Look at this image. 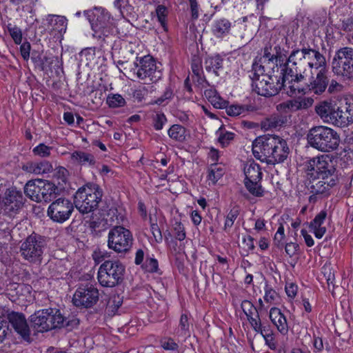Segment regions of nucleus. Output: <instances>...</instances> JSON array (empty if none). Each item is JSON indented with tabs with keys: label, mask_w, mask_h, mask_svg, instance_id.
Returning a JSON list of instances; mask_svg holds the SVG:
<instances>
[{
	"label": "nucleus",
	"mask_w": 353,
	"mask_h": 353,
	"mask_svg": "<svg viewBox=\"0 0 353 353\" xmlns=\"http://www.w3.org/2000/svg\"><path fill=\"white\" fill-rule=\"evenodd\" d=\"M304 171L312 185V195L309 202H316L315 194H330V190L339 181V174L334 157L329 154H321L310 158L304 163Z\"/></svg>",
	"instance_id": "nucleus-1"
},
{
	"label": "nucleus",
	"mask_w": 353,
	"mask_h": 353,
	"mask_svg": "<svg viewBox=\"0 0 353 353\" xmlns=\"http://www.w3.org/2000/svg\"><path fill=\"white\" fill-rule=\"evenodd\" d=\"M279 68L276 63L272 47L265 46L259 62L252 64V87L259 95L270 97L277 94L283 83L279 81Z\"/></svg>",
	"instance_id": "nucleus-2"
},
{
	"label": "nucleus",
	"mask_w": 353,
	"mask_h": 353,
	"mask_svg": "<svg viewBox=\"0 0 353 353\" xmlns=\"http://www.w3.org/2000/svg\"><path fill=\"white\" fill-rule=\"evenodd\" d=\"M325 66V58L319 51L306 48L294 50L288 59L285 78L291 76L298 81L303 80L307 67L316 70Z\"/></svg>",
	"instance_id": "nucleus-3"
},
{
	"label": "nucleus",
	"mask_w": 353,
	"mask_h": 353,
	"mask_svg": "<svg viewBox=\"0 0 353 353\" xmlns=\"http://www.w3.org/2000/svg\"><path fill=\"white\" fill-rule=\"evenodd\" d=\"M307 140L312 148L322 152H330L339 147L340 137L332 128L318 125L308 131Z\"/></svg>",
	"instance_id": "nucleus-4"
},
{
	"label": "nucleus",
	"mask_w": 353,
	"mask_h": 353,
	"mask_svg": "<svg viewBox=\"0 0 353 353\" xmlns=\"http://www.w3.org/2000/svg\"><path fill=\"white\" fill-rule=\"evenodd\" d=\"M102 196L103 190L98 184L88 183L76 192L74 203L80 213L88 214L98 208Z\"/></svg>",
	"instance_id": "nucleus-5"
},
{
	"label": "nucleus",
	"mask_w": 353,
	"mask_h": 353,
	"mask_svg": "<svg viewBox=\"0 0 353 353\" xmlns=\"http://www.w3.org/2000/svg\"><path fill=\"white\" fill-rule=\"evenodd\" d=\"M91 24L93 37L104 39L113 33L116 21L110 12L103 8H95L93 11H85Z\"/></svg>",
	"instance_id": "nucleus-6"
},
{
	"label": "nucleus",
	"mask_w": 353,
	"mask_h": 353,
	"mask_svg": "<svg viewBox=\"0 0 353 353\" xmlns=\"http://www.w3.org/2000/svg\"><path fill=\"white\" fill-rule=\"evenodd\" d=\"M33 327L37 332H47L64 325L65 317L57 308H48L36 312L31 316Z\"/></svg>",
	"instance_id": "nucleus-7"
},
{
	"label": "nucleus",
	"mask_w": 353,
	"mask_h": 353,
	"mask_svg": "<svg viewBox=\"0 0 353 353\" xmlns=\"http://www.w3.org/2000/svg\"><path fill=\"white\" fill-rule=\"evenodd\" d=\"M125 266L119 261L107 260L99 267L97 279L103 287L112 288L123 279Z\"/></svg>",
	"instance_id": "nucleus-8"
},
{
	"label": "nucleus",
	"mask_w": 353,
	"mask_h": 353,
	"mask_svg": "<svg viewBox=\"0 0 353 353\" xmlns=\"http://www.w3.org/2000/svg\"><path fill=\"white\" fill-rule=\"evenodd\" d=\"M46 245V241L43 236L32 234L21 243V255L30 263L39 264L42 261Z\"/></svg>",
	"instance_id": "nucleus-9"
},
{
	"label": "nucleus",
	"mask_w": 353,
	"mask_h": 353,
	"mask_svg": "<svg viewBox=\"0 0 353 353\" xmlns=\"http://www.w3.org/2000/svg\"><path fill=\"white\" fill-rule=\"evenodd\" d=\"M133 70L137 77L145 81L156 83L162 77L161 65L150 55L137 57Z\"/></svg>",
	"instance_id": "nucleus-10"
},
{
	"label": "nucleus",
	"mask_w": 353,
	"mask_h": 353,
	"mask_svg": "<svg viewBox=\"0 0 353 353\" xmlns=\"http://www.w3.org/2000/svg\"><path fill=\"white\" fill-rule=\"evenodd\" d=\"M334 74L347 79H353V48L343 47L339 49L332 60Z\"/></svg>",
	"instance_id": "nucleus-11"
},
{
	"label": "nucleus",
	"mask_w": 353,
	"mask_h": 353,
	"mask_svg": "<svg viewBox=\"0 0 353 353\" xmlns=\"http://www.w3.org/2000/svg\"><path fill=\"white\" fill-rule=\"evenodd\" d=\"M243 172L244 184L248 191L254 196H262L264 190L261 184L263 173L260 165L253 160L248 161L244 164Z\"/></svg>",
	"instance_id": "nucleus-12"
},
{
	"label": "nucleus",
	"mask_w": 353,
	"mask_h": 353,
	"mask_svg": "<svg viewBox=\"0 0 353 353\" xmlns=\"http://www.w3.org/2000/svg\"><path fill=\"white\" fill-rule=\"evenodd\" d=\"M133 237L131 232L123 226H114L108 235V247L118 253L126 252L132 247Z\"/></svg>",
	"instance_id": "nucleus-13"
},
{
	"label": "nucleus",
	"mask_w": 353,
	"mask_h": 353,
	"mask_svg": "<svg viewBox=\"0 0 353 353\" xmlns=\"http://www.w3.org/2000/svg\"><path fill=\"white\" fill-rule=\"evenodd\" d=\"M74 204L65 198L56 199L48 208V216L54 222L63 223L70 219L74 211Z\"/></svg>",
	"instance_id": "nucleus-14"
},
{
	"label": "nucleus",
	"mask_w": 353,
	"mask_h": 353,
	"mask_svg": "<svg viewBox=\"0 0 353 353\" xmlns=\"http://www.w3.org/2000/svg\"><path fill=\"white\" fill-rule=\"evenodd\" d=\"M275 135H265L257 137L252 142V153L254 157L261 162L270 164V159L275 144Z\"/></svg>",
	"instance_id": "nucleus-15"
},
{
	"label": "nucleus",
	"mask_w": 353,
	"mask_h": 353,
	"mask_svg": "<svg viewBox=\"0 0 353 353\" xmlns=\"http://www.w3.org/2000/svg\"><path fill=\"white\" fill-rule=\"evenodd\" d=\"M99 300V291L91 284L79 286L76 290L72 301L77 307H90Z\"/></svg>",
	"instance_id": "nucleus-16"
},
{
	"label": "nucleus",
	"mask_w": 353,
	"mask_h": 353,
	"mask_svg": "<svg viewBox=\"0 0 353 353\" xmlns=\"http://www.w3.org/2000/svg\"><path fill=\"white\" fill-rule=\"evenodd\" d=\"M313 103L314 99L312 97H299L279 104L277 110L285 113L296 112L300 110H306Z\"/></svg>",
	"instance_id": "nucleus-17"
},
{
	"label": "nucleus",
	"mask_w": 353,
	"mask_h": 353,
	"mask_svg": "<svg viewBox=\"0 0 353 353\" xmlns=\"http://www.w3.org/2000/svg\"><path fill=\"white\" fill-rule=\"evenodd\" d=\"M8 319L11 326L25 341H30V331L25 316L19 312H12Z\"/></svg>",
	"instance_id": "nucleus-18"
},
{
	"label": "nucleus",
	"mask_w": 353,
	"mask_h": 353,
	"mask_svg": "<svg viewBox=\"0 0 353 353\" xmlns=\"http://www.w3.org/2000/svg\"><path fill=\"white\" fill-rule=\"evenodd\" d=\"M316 77H312L307 85L308 90L315 94H322L326 90L329 79L327 77V68L326 66L316 69Z\"/></svg>",
	"instance_id": "nucleus-19"
},
{
	"label": "nucleus",
	"mask_w": 353,
	"mask_h": 353,
	"mask_svg": "<svg viewBox=\"0 0 353 353\" xmlns=\"http://www.w3.org/2000/svg\"><path fill=\"white\" fill-rule=\"evenodd\" d=\"M273 145V151L270 159V165H274L283 162L290 153V149L287 142L278 136H275Z\"/></svg>",
	"instance_id": "nucleus-20"
},
{
	"label": "nucleus",
	"mask_w": 353,
	"mask_h": 353,
	"mask_svg": "<svg viewBox=\"0 0 353 353\" xmlns=\"http://www.w3.org/2000/svg\"><path fill=\"white\" fill-rule=\"evenodd\" d=\"M284 70H279V81L283 83L282 88L286 89L287 94L292 97L296 95V94L303 93L305 94V88H300L296 84L302 80L294 79L295 77L288 76V78H285L287 74V64L285 65Z\"/></svg>",
	"instance_id": "nucleus-21"
},
{
	"label": "nucleus",
	"mask_w": 353,
	"mask_h": 353,
	"mask_svg": "<svg viewBox=\"0 0 353 353\" xmlns=\"http://www.w3.org/2000/svg\"><path fill=\"white\" fill-rule=\"evenodd\" d=\"M6 210L12 212L17 211L23 204V197L21 192L16 189H10L6 192L4 200Z\"/></svg>",
	"instance_id": "nucleus-22"
},
{
	"label": "nucleus",
	"mask_w": 353,
	"mask_h": 353,
	"mask_svg": "<svg viewBox=\"0 0 353 353\" xmlns=\"http://www.w3.org/2000/svg\"><path fill=\"white\" fill-rule=\"evenodd\" d=\"M326 218L327 212L325 210H321L309 224L310 230L317 239H321L327 231L326 227L324 225Z\"/></svg>",
	"instance_id": "nucleus-23"
},
{
	"label": "nucleus",
	"mask_w": 353,
	"mask_h": 353,
	"mask_svg": "<svg viewBox=\"0 0 353 353\" xmlns=\"http://www.w3.org/2000/svg\"><path fill=\"white\" fill-rule=\"evenodd\" d=\"M270 319L278 331L285 335L288 332L289 326L286 316L277 307H272L270 310Z\"/></svg>",
	"instance_id": "nucleus-24"
},
{
	"label": "nucleus",
	"mask_w": 353,
	"mask_h": 353,
	"mask_svg": "<svg viewBox=\"0 0 353 353\" xmlns=\"http://www.w3.org/2000/svg\"><path fill=\"white\" fill-rule=\"evenodd\" d=\"M42 185V179L28 181L24 186V192L26 195L31 200L40 203Z\"/></svg>",
	"instance_id": "nucleus-25"
},
{
	"label": "nucleus",
	"mask_w": 353,
	"mask_h": 353,
	"mask_svg": "<svg viewBox=\"0 0 353 353\" xmlns=\"http://www.w3.org/2000/svg\"><path fill=\"white\" fill-rule=\"evenodd\" d=\"M22 169L23 171L28 173L43 174L50 172L52 170V165L47 161L28 162L22 166Z\"/></svg>",
	"instance_id": "nucleus-26"
},
{
	"label": "nucleus",
	"mask_w": 353,
	"mask_h": 353,
	"mask_svg": "<svg viewBox=\"0 0 353 353\" xmlns=\"http://www.w3.org/2000/svg\"><path fill=\"white\" fill-rule=\"evenodd\" d=\"M232 27V23L225 18H221L214 21L212 26V32L213 35L222 39L230 34Z\"/></svg>",
	"instance_id": "nucleus-27"
},
{
	"label": "nucleus",
	"mask_w": 353,
	"mask_h": 353,
	"mask_svg": "<svg viewBox=\"0 0 353 353\" xmlns=\"http://www.w3.org/2000/svg\"><path fill=\"white\" fill-rule=\"evenodd\" d=\"M335 109L336 105L327 101H321L315 106L316 113L324 122L327 123H330Z\"/></svg>",
	"instance_id": "nucleus-28"
},
{
	"label": "nucleus",
	"mask_w": 353,
	"mask_h": 353,
	"mask_svg": "<svg viewBox=\"0 0 353 353\" xmlns=\"http://www.w3.org/2000/svg\"><path fill=\"white\" fill-rule=\"evenodd\" d=\"M59 194V188L52 182L43 180L41 202L49 203L55 200Z\"/></svg>",
	"instance_id": "nucleus-29"
},
{
	"label": "nucleus",
	"mask_w": 353,
	"mask_h": 353,
	"mask_svg": "<svg viewBox=\"0 0 353 353\" xmlns=\"http://www.w3.org/2000/svg\"><path fill=\"white\" fill-rule=\"evenodd\" d=\"M46 22L47 29L50 32L56 31L61 33L65 32L67 28V19L63 16L49 14Z\"/></svg>",
	"instance_id": "nucleus-30"
},
{
	"label": "nucleus",
	"mask_w": 353,
	"mask_h": 353,
	"mask_svg": "<svg viewBox=\"0 0 353 353\" xmlns=\"http://www.w3.org/2000/svg\"><path fill=\"white\" fill-rule=\"evenodd\" d=\"M70 158L72 162L83 166H94L96 159L93 154L81 150H76L71 153Z\"/></svg>",
	"instance_id": "nucleus-31"
},
{
	"label": "nucleus",
	"mask_w": 353,
	"mask_h": 353,
	"mask_svg": "<svg viewBox=\"0 0 353 353\" xmlns=\"http://www.w3.org/2000/svg\"><path fill=\"white\" fill-rule=\"evenodd\" d=\"M204 96L215 108L223 109L226 107L228 102L219 95L214 88H210L205 90Z\"/></svg>",
	"instance_id": "nucleus-32"
},
{
	"label": "nucleus",
	"mask_w": 353,
	"mask_h": 353,
	"mask_svg": "<svg viewBox=\"0 0 353 353\" xmlns=\"http://www.w3.org/2000/svg\"><path fill=\"white\" fill-rule=\"evenodd\" d=\"M223 58L220 54L208 57L205 61V68L208 72L219 76V70L223 68Z\"/></svg>",
	"instance_id": "nucleus-33"
},
{
	"label": "nucleus",
	"mask_w": 353,
	"mask_h": 353,
	"mask_svg": "<svg viewBox=\"0 0 353 353\" xmlns=\"http://www.w3.org/2000/svg\"><path fill=\"white\" fill-rule=\"evenodd\" d=\"M346 117V114L343 112V109L337 106L333 112L332 117H331L330 124L340 128L347 127L350 125V123Z\"/></svg>",
	"instance_id": "nucleus-34"
},
{
	"label": "nucleus",
	"mask_w": 353,
	"mask_h": 353,
	"mask_svg": "<svg viewBox=\"0 0 353 353\" xmlns=\"http://www.w3.org/2000/svg\"><path fill=\"white\" fill-rule=\"evenodd\" d=\"M223 165L218 163H212L208 168V180L209 184L214 185L224 174Z\"/></svg>",
	"instance_id": "nucleus-35"
},
{
	"label": "nucleus",
	"mask_w": 353,
	"mask_h": 353,
	"mask_svg": "<svg viewBox=\"0 0 353 353\" xmlns=\"http://www.w3.org/2000/svg\"><path fill=\"white\" fill-rule=\"evenodd\" d=\"M174 334L179 337H188L190 336L189 318L187 314L181 315L178 327L174 330Z\"/></svg>",
	"instance_id": "nucleus-36"
},
{
	"label": "nucleus",
	"mask_w": 353,
	"mask_h": 353,
	"mask_svg": "<svg viewBox=\"0 0 353 353\" xmlns=\"http://www.w3.org/2000/svg\"><path fill=\"white\" fill-rule=\"evenodd\" d=\"M185 128L179 124L172 125L168 131L170 139L181 143L185 140Z\"/></svg>",
	"instance_id": "nucleus-37"
},
{
	"label": "nucleus",
	"mask_w": 353,
	"mask_h": 353,
	"mask_svg": "<svg viewBox=\"0 0 353 353\" xmlns=\"http://www.w3.org/2000/svg\"><path fill=\"white\" fill-rule=\"evenodd\" d=\"M216 133L218 136V141L223 148L227 147L234 137L233 132L225 131L222 127Z\"/></svg>",
	"instance_id": "nucleus-38"
},
{
	"label": "nucleus",
	"mask_w": 353,
	"mask_h": 353,
	"mask_svg": "<svg viewBox=\"0 0 353 353\" xmlns=\"http://www.w3.org/2000/svg\"><path fill=\"white\" fill-rule=\"evenodd\" d=\"M106 103L110 108H121L125 105V99L119 94H110L108 96Z\"/></svg>",
	"instance_id": "nucleus-39"
},
{
	"label": "nucleus",
	"mask_w": 353,
	"mask_h": 353,
	"mask_svg": "<svg viewBox=\"0 0 353 353\" xmlns=\"http://www.w3.org/2000/svg\"><path fill=\"white\" fill-rule=\"evenodd\" d=\"M264 292L263 299L266 303L270 305L276 303L279 299L278 293L268 283L265 284Z\"/></svg>",
	"instance_id": "nucleus-40"
},
{
	"label": "nucleus",
	"mask_w": 353,
	"mask_h": 353,
	"mask_svg": "<svg viewBox=\"0 0 353 353\" xmlns=\"http://www.w3.org/2000/svg\"><path fill=\"white\" fill-rule=\"evenodd\" d=\"M173 97V90L171 88L168 87L163 93L156 100L151 102V104H157L158 105L164 106L170 103Z\"/></svg>",
	"instance_id": "nucleus-41"
},
{
	"label": "nucleus",
	"mask_w": 353,
	"mask_h": 353,
	"mask_svg": "<svg viewBox=\"0 0 353 353\" xmlns=\"http://www.w3.org/2000/svg\"><path fill=\"white\" fill-rule=\"evenodd\" d=\"M340 108L343 109V112L346 114L347 120L350 124L353 123V99H344V103H341Z\"/></svg>",
	"instance_id": "nucleus-42"
},
{
	"label": "nucleus",
	"mask_w": 353,
	"mask_h": 353,
	"mask_svg": "<svg viewBox=\"0 0 353 353\" xmlns=\"http://www.w3.org/2000/svg\"><path fill=\"white\" fill-rule=\"evenodd\" d=\"M281 121L276 117H271L265 119L261 122V128L264 130H271L281 125Z\"/></svg>",
	"instance_id": "nucleus-43"
},
{
	"label": "nucleus",
	"mask_w": 353,
	"mask_h": 353,
	"mask_svg": "<svg viewBox=\"0 0 353 353\" xmlns=\"http://www.w3.org/2000/svg\"><path fill=\"white\" fill-rule=\"evenodd\" d=\"M226 113L230 117H238L246 112V108L244 105L239 104H232L225 107Z\"/></svg>",
	"instance_id": "nucleus-44"
},
{
	"label": "nucleus",
	"mask_w": 353,
	"mask_h": 353,
	"mask_svg": "<svg viewBox=\"0 0 353 353\" xmlns=\"http://www.w3.org/2000/svg\"><path fill=\"white\" fill-rule=\"evenodd\" d=\"M152 125L154 128L156 130H161L163 129L164 125L167 122V118L164 113L163 112H157L152 117Z\"/></svg>",
	"instance_id": "nucleus-45"
},
{
	"label": "nucleus",
	"mask_w": 353,
	"mask_h": 353,
	"mask_svg": "<svg viewBox=\"0 0 353 353\" xmlns=\"http://www.w3.org/2000/svg\"><path fill=\"white\" fill-rule=\"evenodd\" d=\"M110 223L107 219L102 218L101 219L96 217H92L90 221V227L94 229H105L109 225H112L114 222L112 217L110 218Z\"/></svg>",
	"instance_id": "nucleus-46"
},
{
	"label": "nucleus",
	"mask_w": 353,
	"mask_h": 353,
	"mask_svg": "<svg viewBox=\"0 0 353 353\" xmlns=\"http://www.w3.org/2000/svg\"><path fill=\"white\" fill-rule=\"evenodd\" d=\"M154 90V86L152 85L148 87L143 86L135 90L132 95L134 99H135L138 102H141L149 92H152Z\"/></svg>",
	"instance_id": "nucleus-47"
},
{
	"label": "nucleus",
	"mask_w": 353,
	"mask_h": 353,
	"mask_svg": "<svg viewBox=\"0 0 353 353\" xmlns=\"http://www.w3.org/2000/svg\"><path fill=\"white\" fill-rule=\"evenodd\" d=\"M239 215V210L237 208H233L230 210L228 215L225 218L224 230L227 231L228 229L231 228L234 223V221L236 219L238 216Z\"/></svg>",
	"instance_id": "nucleus-48"
},
{
	"label": "nucleus",
	"mask_w": 353,
	"mask_h": 353,
	"mask_svg": "<svg viewBox=\"0 0 353 353\" xmlns=\"http://www.w3.org/2000/svg\"><path fill=\"white\" fill-rule=\"evenodd\" d=\"M8 30L16 44H21L22 41V32L21 30L10 23L8 25Z\"/></svg>",
	"instance_id": "nucleus-49"
},
{
	"label": "nucleus",
	"mask_w": 353,
	"mask_h": 353,
	"mask_svg": "<svg viewBox=\"0 0 353 353\" xmlns=\"http://www.w3.org/2000/svg\"><path fill=\"white\" fill-rule=\"evenodd\" d=\"M52 148L45 145L44 143H40L32 150V152L35 156L40 157H48L51 154Z\"/></svg>",
	"instance_id": "nucleus-50"
},
{
	"label": "nucleus",
	"mask_w": 353,
	"mask_h": 353,
	"mask_svg": "<svg viewBox=\"0 0 353 353\" xmlns=\"http://www.w3.org/2000/svg\"><path fill=\"white\" fill-rule=\"evenodd\" d=\"M285 230L283 225H280L278 228L276 234L274 237V245L279 249H282L284 247V238H285Z\"/></svg>",
	"instance_id": "nucleus-51"
},
{
	"label": "nucleus",
	"mask_w": 353,
	"mask_h": 353,
	"mask_svg": "<svg viewBox=\"0 0 353 353\" xmlns=\"http://www.w3.org/2000/svg\"><path fill=\"white\" fill-rule=\"evenodd\" d=\"M248 320L255 332L263 334V331H265V327L262 326L259 313H256L255 316L248 318Z\"/></svg>",
	"instance_id": "nucleus-52"
},
{
	"label": "nucleus",
	"mask_w": 353,
	"mask_h": 353,
	"mask_svg": "<svg viewBox=\"0 0 353 353\" xmlns=\"http://www.w3.org/2000/svg\"><path fill=\"white\" fill-rule=\"evenodd\" d=\"M156 14L158 21L163 29L166 30L167 8L164 6L159 5L156 8Z\"/></svg>",
	"instance_id": "nucleus-53"
},
{
	"label": "nucleus",
	"mask_w": 353,
	"mask_h": 353,
	"mask_svg": "<svg viewBox=\"0 0 353 353\" xmlns=\"http://www.w3.org/2000/svg\"><path fill=\"white\" fill-rule=\"evenodd\" d=\"M241 308L244 312V314L246 315L247 319L255 316L256 313H258V311L256 308L254 307V305L252 304V303L248 300H244L241 303Z\"/></svg>",
	"instance_id": "nucleus-54"
},
{
	"label": "nucleus",
	"mask_w": 353,
	"mask_h": 353,
	"mask_svg": "<svg viewBox=\"0 0 353 353\" xmlns=\"http://www.w3.org/2000/svg\"><path fill=\"white\" fill-rule=\"evenodd\" d=\"M46 63H47L46 70H57L60 68L61 65V61L57 56L50 55L46 56Z\"/></svg>",
	"instance_id": "nucleus-55"
},
{
	"label": "nucleus",
	"mask_w": 353,
	"mask_h": 353,
	"mask_svg": "<svg viewBox=\"0 0 353 353\" xmlns=\"http://www.w3.org/2000/svg\"><path fill=\"white\" fill-rule=\"evenodd\" d=\"M161 346L165 350L175 351L179 348L178 344L172 338H164L160 341Z\"/></svg>",
	"instance_id": "nucleus-56"
},
{
	"label": "nucleus",
	"mask_w": 353,
	"mask_h": 353,
	"mask_svg": "<svg viewBox=\"0 0 353 353\" xmlns=\"http://www.w3.org/2000/svg\"><path fill=\"white\" fill-rule=\"evenodd\" d=\"M46 57L36 52H32L31 59L33 63L38 66L41 70H46L47 63H46Z\"/></svg>",
	"instance_id": "nucleus-57"
},
{
	"label": "nucleus",
	"mask_w": 353,
	"mask_h": 353,
	"mask_svg": "<svg viewBox=\"0 0 353 353\" xmlns=\"http://www.w3.org/2000/svg\"><path fill=\"white\" fill-rule=\"evenodd\" d=\"M122 303L123 301L119 296H114L108 303V312H110L111 314L114 315L122 305Z\"/></svg>",
	"instance_id": "nucleus-58"
},
{
	"label": "nucleus",
	"mask_w": 353,
	"mask_h": 353,
	"mask_svg": "<svg viewBox=\"0 0 353 353\" xmlns=\"http://www.w3.org/2000/svg\"><path fill=\"white\" fill-rule=\"evenodd\" d=\"M174 232L177 240L181 241L185 239L186 234L184 227L180 222H176L174 225Z\"/></svg>",
	"instance_id": "nucleus-59"
},
{
	"label": "nucleus",
	"mask_w": 353,
	"mask_h": 353,
	"mask_svg": "<svg viewBox=\"0 0 353 353\" xmlns=\"http://www.w3.org/2000/svg\"><path fill=\"white\" fill-rule=\"evenodd\" d=\"M273 55L275 57L276 63L278 64V62L283 61V58L286 57V51L279 45H276L274 47Z\"/></svg>",
	"instance_id": "nucleus-60"
},
{
	"label": "nucleus",
	"mask_w": 353,
	"mask_h": 353,
	"mask_svg": "<svg viewBox=\"0 0 353 353\" xmlns=\"http://www.w3.org/2000/svg\"><path fill=\"white\" fill-rule=\"evenodd\" d=\"M299 248V246L296 243L290 242L285 245V251L290 257L294 256L297 253Z\"/></svg>",
	"instance_id": "nucleus-61"
},
{
	"label": "nucleus",
	"mask_w": 353,
	"mask_h": 353,
	"mask_svg": "<svg viewBox=\"0 0 353 353\" xmlns=\"http://www.w3.org/2000/svg\"><path fill=\"white\" fill-rule=\"evenodd\" d=\"M193 81L195 84L201 88H203L209 85V83L204 77L203 73L193 76Z\"/></svg>",
	"instance_id": "nucleus-62"
},
{
	"label": "nucleus",
	"mask_w": 353,
	"mask_h": 353,
	"mask_svg": "<svg viewBox=\"0 0 353 353\" xmlns=\"http://www.w3.org/2000/svg\"><path fill=\"white\" fill-rule=\"evenodd\" d=\"M191 68L194 76L203 74L201 62L198 58L192 59Z\"/></svg>",
	"instance_id": "nucleus-63"
},
{
	"label": "nucleus",
	"mask_w": 353,
	"mask_h": 353,
	"mask_svg": "<svg viewBox=\"0 0 353 353\" xmlns=\"http://www.w3.org/2000/svg\"><path fill=\"white\" fill-rule=\"evenodd\" d=\"M298 286L292 283H288L285 285V292L288 296L290 299H294L297 294Z\"/></svg>",
	"instance_id": "nucleus-64"
}]
</instances>
